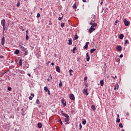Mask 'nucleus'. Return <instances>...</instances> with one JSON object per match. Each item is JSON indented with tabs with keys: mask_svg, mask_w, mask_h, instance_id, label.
I'll return each mask as SVG.
<instances>
[{
	"mask_svg": "<svg viewBox=\"0 0 131 131\" xmlns=\"http://www.w3.org/2000/svg\"><path fill=\"white\" fill-rule=\"evenodd\" d=\"M3 56H0V58H3Z\"/></svg>",
	"mask_w": 131,
	"mask_h": 131,
	"instance_id": "nucleus-61",
	"label": "nucleus"
},
{
	"mask_svg": "<svg viewBox=\"0 0 131 131\" xmlns=\"http://www.w3.org/2000/svg\"><path fill=\"white\" fill-rule=\"evenodd\" d=\"M123 37H124V35H123V34H121L119 35V38H120V39H123Z\"/></svg>",
	"mask_w": 131,
	"mask_h": 131,
	"instance_id": "nucleus-13",
	"label": "nucleus"
},
{
	"mask_svg": "<svg viewBox=\"0 0 131 131\" xmlns=\"http://www.w3.org/2000/svg\"><path fill=\"white\" fill-rule=\"evenodd\" d=\"M83 3H86V0H82Z\"/></svg>",
	"mask_w": 131,
	"mask_h": 131,
	"instance_id": "nucleus-52",
	"label": "nucleus"
},
{
	"mask_svg": "<svg viewBox=\"0 0 131 131\" xmlns=\"http://www.w3.org/2000/svg\"><path fill=\"white\" fill-rule=\"evenodd\" d=\"M19 51L18 49H16L15 51H14V54L15 55H18V54H19Z\"/></svg>",
	"mask_w": 131,
	"mask_h": 131,
	"instance_id": "nucleus-17",
	"label": "nucleus"
},
{
	"mask_svg": "<svg viewBox=\"0 0 131 131\" xmlns=\"http://www.w3.org/2000/svg\"><path fill=\"white\" fill-rule=\"evenodd\" d=\"M47 92L48 93V95L50 96V95H51V92H50V90H48Z\"/></svg>",
	"mask_w": 131,
	"mask_h": 131,
	"instance_id": "nucleus-46",
	"label": "nucleus"
},
{
	"mask_svg": "<svg viewBox=\"0 0 131 131\" xmlns=\"http://www.w3.org/2000/svg\"><path fill=\"white\" fill-rule=\"evenodd\" d=\"M61 104L64 105V106H66V101H64L63 99H61Z\"/></svg>",
	"mask_w": 131,
	"mask_h": 131,
	"instance_id": "nucleus-12",
	"label": "nucleus"
},
{
	"mask_svg": "<svg viewBox=\"0 0 131 131\" xmlns=\"http://www.w3.org/2000/svg\"><path fill=\"white\" fill-rule=\"evenodd\" d=\"M113 78H114V79H115V78H117V76H115V77L112 76Z\"/></svg>",
	"mask_w": 131,
	"mask_h": 131,
	"instance_id": "nucleus-48",
	"label": "nucleus"
},
{
	"mask_svg": "<svg viewBox=\"0 0 131 131\" xmlns=\"http://www.w3.org/2000/svg\"><path fill=\"white\" fill-rule=\"evenodd\" d=\"M26 34H28V30H26Z\"/></svg>",
	"mask_w": 131,
	"mask_h": 131,
	"instance_id": "nucleus-56",
	"label": "nucleus"
},
{
	"mask_svg": "<svg viewBox=\"0 0 131 131\" xmlns=\"http://www.w3.org/2000/svg\"><path fill=\"white\" fill-rule=\"evenodd\" d=\"M65 25V24L64 23H62L60 25L61 27L63 28Z\"/></svg>",
	"mask_w": 131,
	"mask_h": 131,
	"instance_id": "nucleus-34",
	"label": "nucleus"
},
{
	"mask_svg": "<svg viewBox=\"0 0 131 131\" xmlns=\"http://www.w3.org/2000/svg\"><path fill=\"white\" fill-rule=\"evenodd\" d=\"M51 63V61H48V62L47 63V65H49Z\"/></svg>",
	"mask_w": 131,
	"mask_h": 131,
	"instance_id": "nucleus-47",
	"label": "nucleus"
},
{
	"mask_svg": "<svg viewBox=\"0 0 131 131\" xmlns=\"http://www.w3.org/2000/svg\"><path fill=\"white\" fill-rule=\"evenodd\" d=\"M19 66H22V64H23L22 59H20L19 60Z\"/></svg>",
	"mask_w": 131,
	"mask_h": 131,
	"instance_id": "nucleus-24",
	"label": "nucleus"
},
{
	"mask_svg": "<svg viewBox=\"0 0 131 131\" xmlns=\"http://www.w3.org/2000/svg\"><path fill=\"white\" fill-rule=\"evenodd\" d=\"M19 73L21 74H25V72L24 71L19 70Z\"/></svg>",
	"mask_w": 131,
	"mask_h": 131,
	"instance_id": "nucleus-25",
	"label": "nucleus"
},
{
	"mask_svg": "<svg viewBox=\"0 0 131 131\" xmlns=\"http://www.w3.org/2000/svg\"><path fill=\"white\" fill-rule=\"evenodd\" d=\"M83 93L86 94V96H88L89 95V93H88V89H84Z\"/></svg>",
	"mask_w": 131,
	"mask_h": 131,
	"instance_id": "nucleus-15",
	"label": "nucleus"
},
{
	"mask_svg": "<svg viewBox=\"0 0 131 131\" xmlns=\"http://www.w3.org/2000/svg\"><path fill=\"white\" fill-rule=\"evenodd\" d=\"M48 81H50V78L47 79Z\"/></svg>",
	"mask_w": 131,
	"mask_h": 131,
	"instance_id": "nucleus-59",
	"label": "nucleus"
},
{
	"mask_svg": "<svg viewBox=\"0 0 131 131\" xmlns=\"http://www.w3.org/2000/svg\"><path fill=\"white\" fill-rule=\"evenodd\" d=\"M19 48H20V49L21 51H25V50H26V49L23 46H19Z\"/></svg>",
	"mask_w": 131,
	"mask_h": 131,
	"instance_id": "nucleus-19",
	"label": "nucleus"
},
{
	"mask_svg": "<svg viewBox=\"0 0 131 131\" xmlns=\"http://www.w3.org/2000/svg\"><path fill=\"white\" fill-rule=\"evenodd\" d=\"M6 22V20L5 19H2L1 20V25H2V26H3V29L4 30H5V23Z\"/></svg>",
	"mask_w": 131,
	"mask_h": 131,
	"instance_id": "nucleus-5",
	"label": "nucleus"
},
{
	"mask_svg": "<svg viewBox=\"0 0 131 131\" xmlns=\"http://www.w3.org/2000/svg\"><path fill=\"white\" fill-rule=\"evenodd\" d=\"M19 28H20V29H22L23 31H24V29H23V26H20V27H19Z\"/></svg>",
	"mask_w": 131,
	"mask_h": 131,
	"instance_id": "nucleus-43",
	"label": "nucleus"
},
{
	"mask_svg": "<svg viewBox=\"0 0 131 131\" xmlns=\"http://www.w3.org/2000/svg\"><path fill=\"white\" fill-rule=\"evenodd\" d=\"M11 90H12V88H11V87L8 88V91H11Z\"/></svg>",
	"mask_w": 131,
	"mask_h": 131,
	"instance_id": "nucleus-45",
	"label": "nucleus"
},
{
	"mask_svg": "<svg viewBox=\"0 0 131 131\" xmlns=\"http://www.w3.org/2000/svg\"><path fill=\"white\" fill-rule=\"evenodd\" d=\"M90 42H86L85 43V45L84 46V49H85V50H86V49H88V48H89V45Z\"/></svg>",
	"mask_w": 131,
	"mask_h": 131,
	"instance_id": "nucleus-9",
	"label": "nucleus"
},
{
	"mask_svg": "<svg viewBox=\"0 0 131 131\" xmlns=\"http://www.w3.org/2000/svg\"><path fill=\"white\" fill-rule=\"evenodd\" d=\"M88 79V78L86 77H85L84 78V80H86Z\"/></svg>",
	"mask_w": 131,
	"mask_h": 131,
	"instance_id": "nucleus-51",
	"label": "nucleus"
},
{
	"mask_svg": "<svg viewBox=\"0 0 131 131\" xmlns=\"http://www.w3.org/2000/svg\"><path fill=\"white\" fill-rule=\"evenodd\" d=\"M119 127H121V128H122L123 127V126L122 125V123H120L119 125Z\"/></svg>",
	"mask_w": 131,
	"mask_h": 131,
	"instance_id": "nucleus-35",
	"label": "nucleus"
},
{
	"mask_svg": "<svg viewBox=\"0 0 131 131\" xmlns=\"http://www.w3.org/2000/svg\"><path fill=\"white\" fill-rule=\"evenodd\" d=\"M25 52V55H28V52L27 51H26V50H25V51H24Z\"/></svg>",
	"mask_w": 131,
	"mask_h": 131,
	"instance_id": "nucleus-41",
	"label": "nucleus"
},
{
	"mask_svg": "<svg viewBox=\"0 0 131 131\" xmlns=\"http://www.w3.org/2000/svg\"><path fill=\"white\" fill-rule=\"evenodd\" d=\"M76 50V47H75L73 49V52L74 54H75V51Z\"/></svg>",
	"mask_w": 131,
	"mask_h": 131,
	"instance_id": "nucleus-29",
	"label": "nucleus"
},
{
	"mask_svg": "<svg viewBox=\"0 0 131 131\" xmlns=\"http://www.w3.org/2000/svg\"><path fill=\"white\" fill-rule=\"evenodd\" d=\"M31 96H32V97H34V94H32Z\"/></svg>",
	"mask_w": 131,
	"mask_h": 131,
	"instance_id": "nucleus-54",
	"label": "nucleus"
},
{
	"mask_svg": "<svg viewBox=\"0 0 131 131\" xmlns=\"http://www.w3.org/2000/svg\"><path fill=\"white\" fill-rule=\"evenodd\" d=\"M115 23H116V24L117 23H118V20H116V21H115Z\"/></svg>",
	"mask_w": 131,
	"mask_h": 131,
	"instance_id": "nucleus-58",
	"label": "nucleus"
},
{
	"mask_svg": "<svg viewBox=\"0 0 131 131\" xmlns=\"http://www.w3.org/2000/svg\"><path fill=\"white\" fill-rule=\"evenodd\" d=\"M118 87H119L118 84H116L114 88L115 91H117V90H118Z\"/></svg>",
	"mask_w": 131,
	"mask_h": 131,
	"instance_id": "nucleus-23",
	"label": "nucleus"
},
{
	"mask_svg": "<svg viewBox=\"0 0 131 131\" xmlns=\"http://www.w3.org/2000/svg\"><path fill=\"white\" fill-rule=\"evenodd\" d=\"M91 109L93 111H95L96 110V106L94 105L91 106Z\"/></svg>",
	"mask_w": 131,
	"mask_h": 131,
	"instance_id": "nucleus-20",
	"label": "nucleus"
},
{
	"mask_svg": "<svg viewBox=\"0 0 131 131\" xmlns=\"http://www.w3.org/2000/svg\"><path fill=\"white\" fill-rule=\"evenodd\" d=\"M17 7H19L20 6V2H18L16 4Z\"/></svg>",
	"mask_w": 131,
	"mask_h": 131,
	"instance_id": "nucleus-44",
	"label": "nucleus"
},
{
	"mask_svg": "<svg viewBox=\"0 0 131 131\" xmlns=\"http://www.w3.org/2000/svg\"><path fill=\"white\" fill-rule=\"evenodd\" d=\"M117 117H119V115H118Z\"/></svg>",
	"mask_w": 131,
	"mask_h": 131,
	"instance_id": "nucleus-62",
	"label": "nucleus"
},
{
	"mask_svg": "<svg viewBox=\"0 0 131 131\" xmlns=\"http://www.w3.org/2000/svg\"><path fill=\"white\" fill-rule=\"evenodd\" d=\"M81 128H82V125H81V123L79 124V129L80 130H81Z\"/></svg>",
	"mask_w": 131,
	"mask_h": 131,
	"instance_id": "nucleus-31",
	"label": "nucleus"
},
{
	"mask_svg": "<svg viewBox=\"0 0 131 131\" xmlns=\"http://www.w3.org/2000/svg\"><path fill=\"white\" fill-rule=\"evenodd\" d=\"M62 86H63V83H62V80H60L59 83V88H62Z\"/></svg>",
	"mask_w": 131,
	"mask_h": 131,
	"instance_id": "nucleus-11",
	"label": "nucleus"
},
{
	"mask_svg": "<svg viewBox=\"0 0 131 131\" xmlns=\"http://www.w3.org/2000/svg\"><path fill=\"white\" fill-rule=\"evenodd\" d=\"M68 45H69V46H71V45H72V39H70L69 40Z\"/></svg>",
	"mask_w": 131,
	"mask_h": 131,
	"instance_id": "nucleus-18",
	"label": "nucleus"
},
{
	"mask_svg": "<svg viewBox=\"0 0 131 131\" xmlns=\"http://www.w3.org/2000/svg\"><path fill=\"white\" fill-rule=\"evenodd\" d=\"M44 91L46 92H48V91H49V89H48V87L47 86H45L44 87Z\"/></svg>",
	"mask_w": 131,
	"mask_h": 131,
	"instance_id": "nucleus-26",
	"label": "nucleus"
},
{
	"mask_svg": "<svg viewBox=\"0 0 131 131\" xmlns=\"http://www.w3.org/2000/svg\"><path fill=\"white\" fill-rule=\"evenodd\" d=\"M100 5H103V2H101Z\"/></svg>",
	"mask_w": 131,
	"mask_h": 131,
	"instance_id": "nucleus-60",
	"label": "nucleus"
},
{
	"mask_svg": "<svg viewBox=\"0 0 131 131\" xmlns=\"http://www.w3.org/2000/svg\"><path fill=\"white\" fill-rule=\"evenodd\" d=\"M26 38L27 40H28V39H29V37L28 36V34H26Z\"/></svg>",
	"mask_w": 131,
	"mask_h": 131,
	"instance_id": "nucleus-37",
	"label": "nucleus"
},
{
	"mask_svg": "<svg viewBox=\"0 0 131 131\" xmlns=\"http://www.w3.org/2000/svg\"><path fill=\"white\" fill-rule=\"evenodd\" d=\"M128 42V40L126 39L125 40L124 45H126Z\"/></svg>",
	"mask_w": 131,
	"mask_h": 131,
	"instance_id": "nucleus-39",
	"label": "nucleus"
},
{
	"mask_svg": "<svg viewBox=\"0 0 131 131\" xmlns=\"http://www.w3.org/2000/svg\"><path fill=\"white\" fill-rule=\"evenodd\" d=\"M62 19H63V16H62L61 17H58V20L59 21H61V20H62Z\"/></svg>",
	"mask_w": 131,
	"mask_h": 131,
	"instance_id": "nucleus-36",
	"label": "nucleus"
},
{
	"mask_svg": "<svg viewBox=\"0 0 131 131\" xmlns=\"http://www.w3.org/2000/svg\"><path fill=\"white\" fill-rule=\"evenodd\" d=\"M37 126L38 127H39V128H41V127H42V125L41 124V123H38L37 124Z\"/></svg>",
	"mask_w": 131,
	"mask_h": 131,
	"instance_id": "nucleus-14",
	"label": "nucleus"
},
{
	"mask_svg": "<svg viewBox=\"0 0 131 131\" xmlns=\"http://www.w3.org/2000/svg\"><path fill=\"white\" fill-rule=\"evenodd\" d=\"M29 100H32V97L31 96L29 97Z\"/></svg>",
	"mask_w": 131,
	"mask_h": 131,
	"instance_id": "nucleus-53",
	"label": "nucleus"
},
{
	"mask_svg": "<svg viewBox=\"0 0 131 131\" xmlns=\"http://www.w3.org/2000/svg\"><path fill=\"white\" fill-rule=\"evenodd\" d=\"M61 113L62 115V116H64V117H66L65 119H64V121L65 122H67V123L66 124H68V123L69 122V115H68V114L64 113L63 111H61Z\"/></svg>",
	"mask_w": 131,
	"mask_h": 131,
	"instance_id": "nucleus-1",
	"label": "nucleus"
},
{
	"mask_svg": "<svg viewBox=\"0 0 131 131\" xmlns=\"http://www.w3.org/2000/svg\"><path fill=\"white\" fill-rule=\"evenodd\" d=\"M5 37L4 36L1 40V43L2 46H5Z\"/></svg>",
	"mask_w": 131,
	"mask_h": 131,
	"instance_id": "nucleus-7",
	"label": "nucleus"
},
{
	"mask_svg": "<svg viewBox=\"0 0 131 131\" xmlns=\"http://www.w3.org/2000/svg\"><path fill=\"white\" fill-rule=\"evenodd\" d=\"M122 131H124V129L122 130Z\"/></svg>",
	"mask_w": 131,
	"mask_h": 131,
	"instance_id": "nucleus-63",
	"label": "nucleus"
},
{
	"mask_svg": "<svg viewBox=\"0 0 131 131\" xmlns=\"http://www.w3.org/2000/svg\"><path fill=\"white\" fill-rule=\"evenodd\" d=\"M64 1H65V0H62V2H64Z\"/></svg>",
	"mask_w": 131,
	"mask_h": 131,
	"instance_id": "nucleus-64",
	"label": "nucleus"
},
{
	"mask_svg": "<svg viewBox=\"0 0 131 131\" xmlns=\"http://www.w3.org/2000/svg\"><path fill=\"white\" fill-rule=\"evenodd\" d=\"M100 85H101V86H103V85H104V80H100Z\"/></svg>",
	"mask_w": 131,
	"mask_h": 131,
	"instance_id": "nucleus-16",
	"label": "nucleus"
},
{
	"mask_svg": "<svg viewBox=\"0 0 131 131\" xmlns=\"http://www.w3.org/2000/svg\"><path fill=\"white\" fill-rule=\"evenodd\" d=\"M51 65H52V66H54L55 65V64H54V62H52Z\"/></svg>",
	"mask_w": 131,
	"mask_h": 131,
	"instance_id": "nucleus-55",
	"label": "nucleus"
},
{
	"mask_svg": "<svg viewBox=\"0 0 131 131\" xmlns=\"http://www.w3.org/2000/svg\"><path fill=\"white\" fill-rule=\"evenodd\" d=\"M86 58L87 62H89V61H90V55H89V53H87L86 54Z\"/></svg>",
	"mask_w": 131,
	"mask_h": 131,
	"instance_id": "nucleus-8",
	"label": "nucleus"
},
{
	"mask_svg": "<svg viewBox=\"0 0 131 131\" xmlns=\"http://www.w3.org/2000/svg\"><path fill=\"white\" fill-rule=\"evenodd\" d=\"M89 24H90V25H92L91 27H92L93 28H94V27H97V24L95 23H93L91 21V22L89 23Z\"/></svg>",
	"mask_w": 131,
	"mask_h": 131,
	"instance_id": "nucleus-3",
	"label": "nucleus"
},
{
	"mask_svg": "<svg viewBox=\"0 0 131 131\" xmlns=\"http://www.w3.org/2000/svg\"><path fill=\"white\" fill-rule=\"evenodd\" d=\"M78 38V36H77V34H76V35H75L74 37V39L75 40H76V39H77Z\"/></svg>",
	"mask_w": 131,
	"mask_h": 131,
	"instance_id": "nucleus-28",
	"label": "nucleus"
},
{
	"mask_svg": "<svg viewBox=\"0 0 131 131\" xmlns=\"http://www.w3.org/2000/svg\"><path fill=\"white\" fill-rule=\"evenodd\" d=\"M82 124H84V125L86 124V121H85V120L82 121Z\"/></svg>",
	"mask_w": 131,
	"mask_h": 131,
	"instance_id": "nucleus-30",
	"label": "nucleus"
},
{
	"mask_svg": "<svg viewBox=\"0 0 131 131\" xmlns=\"http://www.w3.org/2000/svg\"><path fill=\"white\" fill-rule=\"evenodd\" d=\"M123 22L125 26H128V25H129V21H127L126 19H124Z\"/></svg>",
	"mask_w": 131,
	"mask_h": 131,
	"instance_id": "nucleus-4",
	"label": "nucleus"
},
{
	"mask_svg": "<svg viewBox=\"0 0 131 131\" xmlns=\"http://www.w3.org/2000/svg\"><path fill=\"white\" fill-rule=\"evenodd\" d=\"M70 98L72 101H74V100H75V97H74V95H73V94L70 95Z\"/></svg>",
	"mask_w": 131,
	"mask_h": 131,
	"instance_id": "nucleus-6",
	"label": "nucleus"
},
{
	"mask_svg": "<svg viewBox=\"0 0 131 131\" xmlns=\"http://www.w3.org/2000/svg\"><path fill=\"white\" fill-rule=\"evenodd\" d=\"M117 50L119 52H120V51H121L122 50V48H121V46H119L117 47Z\"/></svg>",
	"mask_w": 131,
	"mask_h": 131,
	"instance_id": "nucleus-10",
	"label": "nucleus"
},
{
	"mask_svg": "<svg viewBox=\"0 0 131 131\" xmlns=\"http://www.w3.org/2000/svg\"><path fill=\"white\" fill-rule=\"evenodd\" d=\"M60 124H61V125H63V122H62V121L60 120Z\"/></svg>",
	"mask_w": 131,
	"mask_h": 131,
	"instance_id": "nucleus-50",
	"label": "nucleus"
},
{
	"mask_svg": "<svg viewBox=\"0 0 131 131\" xmlns=\"http://www.w3.org/2000/svg\"><path fill=\"white\" fill-rule=\"evenodd\" d=\"M69 72H70V75H71H71H72V73H73V71L72 70H69Z\"/></svg>",
	"mask_w": 131,
	"mask_h": 131,
	"instance_id": "nucleus-32",
	"label": "nucleus"
},
{
	"mask_svg": "<svg viewBox=\"0 0 131 131\" xmlns=\"http://www.w3.org/2000/svg\"><path fill=\"white\" fill-rule=\"evenodd\" d=\"M73 7L74 8V9H76L77 8L76 6V4H73Z\"/></svg>",
	"mask_w": 131,
	"mask_h": 131,
	"instance_id": "nucleus-33",
	"label": "nucleus"
},
{
	"mask_svg": "<svg viewBox=\"0 0 131 131\" xmlns=\"http://www.w3.org/2000/svg\"><path fill=\"white\" fill-rule=\"evenodd\" d=\"M95 30H96V29L95 28L91 27L89 29L88 32H89V33H92L93 31H95Z\"/></svg>",
	"mask_w": 131,
	"mask_h": 131,
	"instance_id": "nucleus-2",
	"label": "nucleus"
},
{
	"mask_svg": "<svg viewBox=\"0 0 131 131\" xmlns=\"http://www.w3.org/2000/svg\"><path fill=\"white\" fill-rule=\"evenodd\" d=\"M122 57H123V55L121 54L119 56L120 58H122Z\"/></svg>",
	"mask_w": 131,
	"mask_h": 131,
	"instance_id": "nucleus-49",
	"label": "nucleus"
},
{
	"mask_svg": "<svg viewBox=\"0 0 131 131\" xmlns=\"http://www.w3.org/2000/svg\"><path fill=\"white\" fill-rule=\"evenodd\" d=\"M95 51H96V49H95V48L91 49L90 50L91 54H93V53H94L95 52Z\"/></svg>",
	"mask_w": 131,
	"mask_h": 131,
	"instance_id": "nucleus-22",
	"label": "nucleus"
},
{
	"mask_svg": "<svg viewBox=\"0 0 131 131\" xmlns=\"http://www.w3.org/2000/svg\"><path fill=\"white\" fill-rule=\"evenodd\" d=\"M28 76H30V77L31 76V75L29 73L28 74Z\"/></svg>",
	"mask_w": 131,
	"mask_h": 131,
	"instance_id": "nucleus-57",
	"label": "nucleus"
},
{
	"mask_svg": "<svg viewBox=\"0 0 131 131\" xmlns=\"http://www.w3.org/2000/svg\"><path fill=\"white\" fill-rule=\"evenodd\" d=\"M36 103L37 104H39V100L37 99V100H36Z\"/></svg>",
	"mask_w": 131,
	"mask_h": 131,
	"instance_id": "nucleus-42",
	"label": "nucleus"
},
{
	"mask_svg": "<svg viewBox=\"0 0 131 131\" xmlns=\"http://www.w3.org/2000/svg\"><path fill=\"white\" fill-rule=\"evenodd\" d=\"M56 71H57V72H60V68L59 67V66H57L56 67Z\"/></svg>",
	"mask_w": 131,
	"mask_h": 131,
	"instance_id": "nucleus-21",
	"label": "nucleus"
},
{
	"mask_svg": "<svg viewBox=\"0 0 131 131\" xmlns=\"http://www.w3.org/2000/svg\"><path fill=\"white\" fill-rule=\"evenodd\" d=\"M90 22H92L93 23H94V22H95V16H93V17L92 18V19L91 20L90 19Z\"/></svg>",
	"mask_w": 131,
	"mask_h": 131,
	"instance_id": "nucleus-27",
	"label": "nucleus"
},
{
	"mask_svg": "<svg viewBox=\"0 0 131 131\" xmlns=\"http://www.w3.org/2000/svg\"><path fill=\"white\" fill-rule=\"evenodd\" d=\"M37 18H39V17H40V14H39V13H38L37 14Z\"/></svg>",
	"mask_w": 131,
	"mask_h": 131,
	"instance_id": "nucleus-40",
	"label": "nucleus"
},
{
	"mask_svg": "<svg viewBox=\"0 0 131 131\" xmlns=\"http://www.w3.org/2000/svg\"><path fill=\"white\" fill-rule=\"evenodd\" d=\"M116 122H118V123H119V122H120V119H117Z\"/></svg>",
	"mask_w": 131,
	"mask_h": 131,
	"instance_id": "nucleus-38",
	"label": "nucleus"
}]
</instances>
